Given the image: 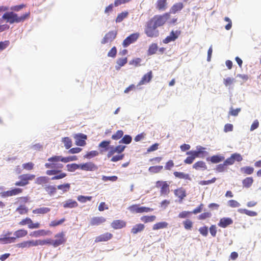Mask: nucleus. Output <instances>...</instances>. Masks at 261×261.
<instances>
[{
	"instance_id": "obj_1",
	"label": "nucleus",
	"mask_w": 261,
	"mask_h": 261,
	"mask_svg": "<svg viewBox=\"0 0 261 261\" xmlns=\"http://www.w3.org/2000/svg\"><path fill=\"white\" fill-rule=\"evenodd\" d=\"M49 163H46L45 167L46 168L51 169L46 171V174L48 175H53L58 174L61 172V169L63 167V165L58 163L59 161H48Z\"/></svg>"
},
{
	"instance_id": "obj_2",
	"label": "nucleus",
	"mask_w": 261,
	"mask_h": 261,
	"mask_svg": "<svg viewBox=\"0 0 261 261\" xmlns=\"http://www.w3.org/2000/svg\"><path fill=\"white\" fill-rule=\"evenodd\" d=\"M144 32L148 37L156 38L159 36L157 27L150 20L146 23Z\"/></svg>"
},
{
	"instance_id": "obj_3",
	"label": "nucleus",
	"mask_w": 261,
	"mask_h": 261,
	"mask_svg": "<svg viewBox=\"0 0 261 261\" xmlns=\"http://www.w3.org/2000/svg\"><path fill=\"white\" fill-rule=\"evenodd\" d=\"M77 157L75 155L63 157L61 155H54L47 159V161H61L63 163H68L71 161H76Z\"/></svg>"
},
{
	"instance_id": "obj_4",
	"label": "nucleus",
	"mask_w": 261,
	"mask_h": 261,
	"mask_svg": "<svg viewBox=\"0 0 261 261\" xmlns=\"http://www.w3.org/2000/svg\"><path fill=\"white\" fill-rule=\"evenodd\" d=\"M2 19L11 24L18 23V15L13 11L5 13L2 16Z\"/></svg>"
},
{
	"instance_id": "obj_5",
	"label": "nucleus",
	"mask_w": 261,
	"mask_h": 261,
	"mask_svg": "<svg viewBox=\"0 0 261 261\" xmlns=\"http://www.w3.org/2000/svg\"><path fill=\"white\" fill-rule=\"evenodd\" d=\"M56 240H52L51 245L54 247H57L62 244H64L66 241L65 234L63 232H61L56 234L55 236Z\"/></svg>"
},
{
	"instance_id": "obj_6",
	"label": "nucleus",
	"mask_w": 261,
	"mask_h": 261,
	"mask_svg": "<svg viewBox=\"0 0 261 261\" xmlns=\"http://www.w3.org/2000/svg\"><path fill=\"white\" fill-rule=\"evenodd\" d=\"M139 34L138 33H133L127 36L123 41L122 45L124 47H127L130 44L134 43L138 39Z\"/></svg>"
},
{
	"instance_id": "obj_7",
	"label": "nucleus",
	"mask_w": 261,
	"mask_h": 261,
	"mask_svg": "<svg viewBox=\"0 0 261 261\" xmlns=\"http://www.w3.org/2000/svg\"><path fill=\"white\" fill-rule=\"evenodd\" d=\"M117 32L116 31H111L107 33L101 41L102 44L112 42L116 37Z\"/></svg>"
},
{
	"instance_id": "obj_8",
	"label": "nucleus",
	"mask_w": 261,
	"mask_h": 261,
	"mask_svg": "<svg viewBox=\"0 0 261 261\" xmlns=\"http://www.w3.org/2000/svg\"><path fill=\"white\" fill-rule=\"evenodd\" d=\"M22 192V189H20L19 188H15L9 191L1 192L0 196L3 198H6L18 195L21 193Z\"/></svg>"
},
{
	"instance_id": "obj_9",
	"label": "nucleus",
	"mask_w": 261,
	"mask_h": 261,
	"mask_svg": "<svg viewBox=\"0 0 261 261\" xmlns=\"http://www.w3.org/2000/svg\"><path fill=\"white\" fill-rule=\"evenodd\" d=\"M74 138L75 140V144L80 146H84L86 145V140L87 139V135L79 133L75 134Z\"/></svg>"
},
{
	"instance_id": "obj_10",
	"label": "nucleus",
	"mask_w": 261,
	"mask_h": 261,
	"mask_svg": "<svg viewBox=\"0 0 261 261\" xmlns=\"http://www.w3.org/2000/svg\"><path fill=\"white\" fill-rule=\"evenodd\" d=\"M80 169L87 171H94L98 169V167L92 162H87L80 164Z\"/></svg>"
},
{
	"instance_id": "obj_11",
	"label": "nucleus",
	"mask_w": 261,
	"mask_h": 261,
	"mask_svg": "<svg viewBox=\"0 0 261 261\" xmlns=\"http://www.w3.org/2000/svg\"><path fill=\"white\" fill-rule=\"evenodd\" d=\"M180 34V31H177V30L176 31H172L170 32V35L169 36H168L167 37H166L165 38V39H164L163 40V42L164 43L167 44L171 41H174L178 38V37L179 36Z\"/></svg>"
},
{
	"instance_id": "obj_12",
	"label": "nucleus",
	"mask_w": 261,
	"mask_h": 261,
	"mask_svg": "<svg viewBox=\"0 0 261 261\" xmlns=\"http://www.w3.org/2000/svg\"><path fill=\"white\" fill-rule=\"evenodd\" d=\"M169 186L166 181H158L156 182V187H161V195H167L169 192Z\"/></svg>"
},
{
	"instance_id": "obj_13",
	"label": "nucleus",
	"mask_w": 261,
	"mask_h": 261,
	"mask_svg": "<svg viewBox=\"0 0 261 261\" xmlns=\"http://www.w3.org/2000/svg\"><path fill=\"white\" fill-rule=\"evenodd\" d=\"M225 157L222 154H216L206 158L207 161H210L213 164H217L223 161Z\"/></svg>"
},
{
	"instance_id": "obj_14",
	"label": "nucleus",
	"mask_w": 261,
	"mask_h": 261,
	"mask_svg": "<svg viewBox=\"0 0 261 261\" xmlns=\"http://www.w3.org/2000/svg\"><path fill=\"white\" fill-rule=\"evenodd\" d=\"M150 20L158 28L163 25L165 23L166 19L162 16H154L150 19Z\"/></svg>"
},
{
	"instance_id": "obj_15",
	"label": "nucleus",
	"mask_w": 261,
	"mask_h": 261,
	"mask_svg": "<svg viewBox=\"0 0 261 261\" xmlns=\"http://www.w3.org/2000/svg\"><path fill=\"white\" fill-rule=\"evenodd\" d=\"M16 246L21 248H30L32 246H37V244L36 243L35 241L32 240L23 241L20 243L17 244Z\"/></svg>"
},
{
	"instance_id": "obj_16",
	"label": "nucleus",
	"mask_w": 261,
	"mask_h": 261,
	"mask_svg": "<svg viewBox=\"0 0 261 261\" xmlns=\"http://www.w3.org/2000/svg\"><path fill=\"white\" fill-rule=\"evenodd\" d=\"M51 233L50 230H45L44 229H40L32 232L30 236L34 237H39L40 236H44L50 235Z\"/></svg>"
},
{
	"instance_id": "obj_17",
	"label": "nucleus",
	"mask_w": 261,
	"mask_h": 261,
	"mask_svg": "<svg viewBox=\"0 0 261 261\" xmlns=\"http://www.w3.org/2000/svg\"><path fill=\"white\" fill-rule=\"evenodd\" d=\"M232 223L233 221L230 218L224 217L220 220L218 226L222 228H226L228 225L232 224Z\"/></svg>"
},
{
	"instance_id": "obj_18",
	"label": "nucleus",
	"mask_w": 261,
	"mask_h": 261,
	"mask_svg": "<svg viewBox=\"0 0 261 261\" xmlns=\"http://www.w3.org/2000/svg\"><path fill=\"white\" fill-rule=\"evenodd\" d=\"M112 237V234L110 233H105L104 234H101L97 237L96 238L95 242H105L110 240Z\"/></svg>"
},
{
	"instance_id": "obj_19",
	"label": "nucleus",
	"mask_w": 261,
	"mask_h": 261,
	"mask_svg": "<svg viewBox=\"0 0 261 261\" xmlns=\"http://www.w3.org/2000/svg\"><path fill=\"white\" fill-rule=\"evenodd\" d=\"M78 206L77 202L72 199H69L63 203V206L65 208H75Z\"/></svg>"
},
{
	"instance_id": "obj_20",
	"label": "nucleus",
	"mask_w": 261,
	"mask_h": 261,
	"mask_svg": "<svg viewBox=\"0 0 261 261\" xmlns=\"http://www.w3.org/2000/svg\"><path fill=\"white\" fill-rule=\"evenodd\" d=\"M105 221L106 219L103 217H95L91 219L90 224L91 225H99Z\"/></svg>"
},
{
	"instance_id": "obj_21",
	"label": "nucleus",
	"mask_w": 261,
	"mask_h": 261,
	"mask_svg": "<svg viewBox=\"0 0 261 261\" xmlns=\"http://www.w3.org/2000/svg\"><path fill=\"white\" fill-rule=\"evenodd\" d=\"M174 194L179 198V203L182 202L183 199L186 196V193L185 190L181 188L175 190Z\"/></svg>"
},
{
	"instance_id": "obj_22",
	"label": "nucleus",
	"mask_w": 261,
	"mask_h": 261,
	"mask_svg": "<svg viewBox=\"0 0 261 261\" xmlns=\"http://www.w3.org/2000/svg\"><path fill=\"white\" fill-rule=\"evenodd\" d=\"M49 178L47 176H40L36 178L35 183L38 185H42L44 187L45 184L49 182Z\"/></svg>"
},
{
	"instance_id": "obj_23",
	"label": "nucleus",
	"mask_w": 261,
	"mask_h": 261,
	"mask_svg": "<svg viewBox=\"0 0 261 261\" xmlns=\"http://www.w3.org/2000/svg\"><path fill=\"white\" fill-rule=\"evenodd\" d=\"M35 175L26 174L20 175L18 178L23 182H26L27 185L29 184L28 181L32 180L35 178Z\"/></svg>"
},
{
	"instance_id": "obj_24",
	"label": "nucleus",
	"mask_w": 261,
	"mask_h": 261,
	"mask_svg": "<svg viewBox=\"0 0 261 261\" xmlns=\"http://www.w3.org/2000/svg\"><path fill=\"white\" fill-rule=\"evenodd\" d=\"M0 238V243L3 244H7L11 243H14L15 242L16 237H3Z\"/></svg>"
},
{
	"instance_id": "obj_25",
	"label": "nucleus",
	"mask_w": 261,
	"mask_h": 261,
	"mask_svg": "<svg viewBox=\"0 0 261 261\" xmlns=\"http://www.w3.org/2000/svg\"><path fill=\"white\" fill-rule=\"evenodd\" d=\"M193 168L196 170H200L201 169L202 170H205L207 169V166L204 162L200 161L196 162L193 165Z\"/></svg>"
},
{
	"instance_id": "obj_26",
	"label": "nucleus",
	"mask_w": 261,
	"mask_h": 261,
	"mask_svg": "<svg viewBox=\"0 0 261 261\" xmlns=\"http://www.w3.org/2000/svg\"><path fill=\"white\" fill-rule=\"evenodd\" d=\"M167 0H158L156 4V8L160 11H164L167 7Z\"/></svg>"
},
{
	"instance_id": "obj_27",
	"label": "nucleus",
	"mask_w": 261,
	"mask_h": 261,
	"mask_svg": "<svg viewBox=\"0 0 261 261\" xmlns=\"http://www.w3.org/2000/svg\"><path fill=\"white\" fill-rule=\"evenodd\" d=\"M173 174L176 177L180 179H188L189 180H192L191 177L188 174H186L184 172L175 171L174 172Z\"/></svg>"
},
{
	"instance_id": "obj_28",
	"label": "nucleus",
	"mask_w": 261,
	"mask_h": 261,
	"mask_svg": "<svg viewBox=\"0 0 261 261\" xmlns=\"http://www.w3.org/2000/svg\"><path fill=\"white\" fill-rule=\"evenodd\" d=\"M50 211V208L47 207H43L33 210L32 212L35 214H44Z\"/></svg>"
},
{
	"instance_id": "obj_29",
	"label": "nucleus",
	"mask_w": 261,
	"mask_h": 261,
	"mask_svg": "<svg viewBox=\"0 0 261 261\" xmlns=\"http://www.w3.org/2000/svg\"><path fill=\"white\" fill-rule=\"evenodd\" d=\"M111 141L108 140H103L101 141L98 145V147L100 148H102V150H101V151L102 152L103 151H107L109 149V148L110 147V144Z\"/></svg>"
},
{
	"instance_id": "obj_30",
	"label": "nucleus",
	"mask_w": 261,
	"mask_h": 261,
	"mask_svg": "<svg viewBox=\"0 0 261 261\" xmlns=\"http://www.w3.org/2000/svg\"><path fill=\"white\" fill-rule=\"evenodd\" d=\"M152 72L150 71L145 74L142 78V80L140 82L139 85L144 84L146 83H148L152 79Z\"/></svg>"
},
{
	"instance_id": "obj_31",
	"label": "nucleus",
	"mask_w": 261,
	"mask_h": 261,
	"mask_svg": "<svg viewBox=\"0 0 261 261\" xmlns=\"http://www.w3.org/2000/svg\"><path fill=\"white\" fill-rule=\"evenodd\" d=\"M145 226L143 224H136L132 229L131 232L133 234H137L143 230Z\"/></svg>"
},
{
	"instance_id": "obj_32",
	"label": "nucleus",
	"mask_w": 261,
	"mask_h": 261,
	"mask_svg": "<svg viewBox=\"0 0 261 261\" xmlns=\"http://www.w3.org/2000/svg\"><path fill=\"white\" fill-rule=\"evenodd\" d=\"M125 225L123 221L120 220H114L111 224V226L114 229H120Z\"/></svg>"
},
{
	"instance_id": "obj_33",
	"label": "nucleus",
	"mask_w": 261,
	"mask_h": 261,
	"mask_svg": "<svg viewBox=\"0 0 261 261\" xmlns=\"http://www.w3.org/2000/svg\"><path fill=\"white\" fill-rule=\"evenodd\" d=\"M44 189L50 196L53 195L57 192V188L54 186L45 185Z\"/></svg>"
},
{
	"instance_id": "obj_34",
	"label": "nucleus",
	"mask_w": 261,
	"mask_h": 261,
	"mask_svg": "<svg viewBox=\"0 0 261 261\" xmlns=\"http://www.w3.org/2000/svg\"><path fill=\"white\" fill-rule=\"evenodd\" d=\"M158 49V46L156 43H152L148 48L147 51V55L148 56L152 55L155 54Z\"/></svg>"
},
{
	"instance_id": "obj_35",
	"label": "nucleus",
	"mask_w": 261,
	"mask_h": 261,
	"mask_svg": "<svg viewBox=\"0 0 261 261\" xmlns=\"http://www.w3.org/2000/svg\"><path fill=\"white\" fill-rule=\"evenodd\" d=\"M238 211L240 213L245 214L246 215L251 217L256 216L257 215L256 212L254 211H251L247 209L240 208L238 209Z\"/></svg>"
},
{
	"instance_id": "obj_36",
	"label": "nucleus",
	"mask_w": 261,
	"mask_h": 261,
	"mask_svg": "<svg viewBox=\"0 0 261 261\" xmlns=\"http://www.w3.org/2000/svg\"><path fill=\"white\" fill-rule=\"evenodd\" d=\"M253 182V179L251 177H246L242 181L244 187L248 188L251 187Z\"/></svg>"
},
{
	"instance_id": "obj_37",
	"label": "nucleus",
	"mask_w": 261,
	"mask_h": 261,
	"mask_svg": "<svg viewBox=\"0 0 261 261\" xmlns=\"http://www.w3.org/2000/svg\"><path fill=\"white\" fill-rule=\"evenodd\" d=\"M240 171L242 173H244L247 175L251 174L254 171V168L250 166H246L241 167Z\"/></svg>"
},
{
	"instance_id": "obj_38",
	"label": "nucleus",
	"mask_w": 261,
	"mask_h": 261,
	"mask_svg": "<svg viewBox=\"0 0 261 261\" xmlns=\"http://www.w3.org/2000/svg\"><path fill=\"white\" fill-rule=\"evenodd\" d=\"M67 170L69 172H74L76 169H80V164L72 163L66 165Z\"/></svg>"
},
{
	"instance_id": "obj_39",
	"label": "nucleus",
	"mask_w": 261,
	"mask_h": 261,
	"mask_svg": "<svg viewBox=\"0 0 261 261\" xmlns=\"http://www.w3.org/2000/svg\"><path fill=\"white\" fill-rule=\"evenodd\" d=\"M183 7V4L181 3L175 4L171 8V12L172 13L175 14L177 12L181 10Z\"/></svg>"
},
{
	"instance_id": "obj_40",
	"label": "nucleus",
	"mask_w": 261,
	"mask_h": 261,
	"mask_svg": "<svg viewBox=\"0 0 261 261\" xmlns=\"http://www.w3.org/2000/svg\"><path fill=\"white\" fill-rule=\"evenodd\" d=\"M28 233L27 230L24 229H19L14 232V237L16 238H22L25 236Z\"/></svg>"
},
{
	"instance_id": "obj_41",
	"label": "nucleus",
	"mask_w": 261,
	"mask_h": 261,
	"mask_svg": "<svg viewBox=\"0 0 261 261\" xmlns=\"http://www.w3.org/2000/svg\"><path fill=\"white\" fill-rule=\"evenodd\" d=\"M168 225V223L166 222H159V223L155 224L153 225L152 229L153 230H158L160 229H163L164 228H166L167 227Z\"/></svg>"
},
{
	"instance_id": "obj_42",
	"label": "nucleus",
	"mask_w": 261,
	"mask_h": 261,
	"mask_svg": "<svg viewBox=\"0 0 261 261\" xmlns=\"http://www.w3.org/2000/svg\"><path fill=\"white\" fill-rule=\"evenodd\" d=\"M62 141L64 143L66 149H68L72 146V141L69 137L63 138Z\"/></svg>"
},
{
	"instance_id": "obj_43",
	"label": "nucleus",
	"mask_w": 261,
	"mask_h": 261,
	"mask_svg": "<svg viewBox=\"0 0 261 261\" xmlns=\"http://www.w3.org/2000/svg\"><path fill=\"white\" fill-rule=\"evenodd\" d=\"M132 141V138L130 135H125L119 141V143H123L125 144H129Z\"/></svg>"
},
{
	"instance_id": "obj_44",
	"label": "nucleus",
	"mask_w": 261,
	"mask_h": 261,
	"mask_svg": "<svg viewBox=\"0 0 261 261\" xmlns=\"http://www.w3.org/2000/svg\"><path fill=\"white\" fill-rule=\"evenodd\" d=\"M215 170L219 173L225 172L227 171V165L223 162L222 164L217 165Z\"/></svg>"
},
{
	"instance_id": "obj_45",
	"label": "nucleus",
	"mask_w": 261,
	"mask_h": 261,
	"mask_svg": "<svg viewBox=\"0 0 261 261\" xmlns=\"http://www.w3.org/2000/svg\"><path fill=\"white\" fill-rule=\"evenodd\" d=\"M163 168L162 166H151L149 168L148 171L151 173H156L160 172Z\"/></svg>"
},
{
	"instance_id": "obj_46",
	"label": "nucleus",
	"mask_w": 261,
	"mask_h": 261,
	"mask_svg": "<svg viewBox=\"0 0 261 261\" xmlns=\"http://www.w3.org/2000/svg\"><path fill=\"white\" fill-rule=\"evenodd\" d=\"M92 197L91 196L80 195L77 197V199L81 203H86L88 201H91Z\"/></svg>"
},
{
	"instance_id": "obj_47",
	"label": "nucleus",
	"mask_w": 261,
	"mask_h": 261,
	"mask_svg": "<svg viewBox=\"0 0 261 261\" xmlns=\"http://www.w3.org/2000/svg\"><path fill=\"white\" fill-rule=\"evenodd\" d=\"M128 15L127 12H122L121 13L119 14L117 16L116 19V22H121L125 17Z\"/></svg>"
},
{
	"instance_id": "obj_48",
	"label": "nucleus",
	"mask_w": 261,
	"mask_h": 261,
	"mask_svg": "<svg viewBox=\"0 0 261 261\" xmlns=\"http://www.w3.org/2000/svg\"><path fill=\"white\" fill-rule=\"evenodd\" d=\"M156 217L155 216H145L141 217V220L145 223L150 222L154 221Z\"/></svg>"
},
{
	"instance_id": "obj_49",
	"label": "nucleus",
	"mask_w": 261,
	"mask_h": 261,
	"mask_svg": "<svg viewBox=\"0 0 261 261\" xmlns=\"http://www.w3.org/2000/svg\"><path fill=\"white\" fill-rule=\"evenodd\" d=\"M35 242H36V243L37 244V246H38V245L42 246V245H46V244H51V245L52 240H51L50 239H48L47 240H36Z\"/></svg>"
},
{
	"instance_id": "obj_50",
	"label": "nucleus",
	"mask_w": 261,
	"mask_h": 261,
	"mask_svg": "<svg viewBox=\"0 0 261 261\" xmlns=\"http://www.w3.org/2000/svg\"><path fill=\"white\" fill-rule=\"evenodd\" d=\"M70 188V185L68 183L64 184L63 185H60L57 186V189L61 190L63 192H66L69 190Z\"/></svg>"
},
{
	"instance_id": "obj_51",
	"label": "nucleus",
	"mask_w": 261,
	"mask_h": 261,
	"mask_svg": "<svg viewBox=\"0 0 261 261\" xmlns=\"http://www.w3.org/2000/svg\"><path fill=\"white\" fill-rule=\"evenodd\" d=\"M123 135V132L121 130H118L116 132V133L113 135L112 136V139L114 140H118L121 138Z\"/></svg>"
},
{
	"instance_id": "obj_52",
	"label": "nucleus",
	"mask_w": 261,
	"mask_h": 261,
	"mask_svg": "<svg viewBox=\"0 0 261 261\" xmlns=\"http://www.w3.org/2000/svg\"><path fill=\"white\" fill-rule=\"evenodd\" d=\"M59 174H55L54 176H53L51 178H50V179L52 180H58L62 179L64 177H65L67 176V174L64 172H62L61 171V172L59 173Z\"/></svg>"
},
{
	"instance_id": "obj_53",
	"label": "nucleus",
	"mask_w": 261,
	"mask_h": 261,
	"mask_svg": "<svg viewBox=\"0 0 261 261\" xmlns=\"http://www.w3.org/2000/svg\"><path fill=\"white\" fill-rule=\"evenodd\" d=\"M139 204H134L128 207V210L132 213H139Z\"/></svg>"
},
{
	"instance_id": "obj_54",
	"label": "nucleus",
	"mask_w": 261,
	"mask_h": 261,
	"mask_svg": "<svg viewBox=\"0 0 261 261\" xmlns=\"http://www.w3.org/2000/svg\"><path fill=\"white\" fill-rule=\"evenodd\" d=\"M98 155V152L96 150H92L88 152L87 154H86L84 156V158L87 159H91L94 156H96Z\"/></svg>"
},
{
	"instance_id": "obj_55",
	"label": "nucleus",
	"mask_w": 261,
	"mask_h": 261,
	"mask_svg": "<svg viewBox=\"0 0 261 261\" xmlns=\"http://www.w3.org/2000/svg\"><path fill=\"white\" fill-rule=\"evenodd\" d=\"M16 211L18 212L20 214L23 215L26 214L28 212V209L25 205H21L17 208Z\"/></svg>"
},
{
	"instance_id": "obj_56",
	"label": "nucleus",
	"mask_w": 261,
	"mask_h": 261,
	"mask_svg": "<svg viewBox=\"0 0 261 261\" xmlns=\"http://www.w3.org/2000/svg\"><path fill=\"white\" fill-rule=\"evenodd\" d=\"M183 224L184 225V227L187 230H190L193 226L192 222L189 220L187 219L186 220L183 222Z\"/></svg>"
},
{
	"instance_id": "obj_57",
	"label": "nucleus",
	"mask_w": 261,
	"mask_h": 261,
	"mask_svg": "<svg viewBox=\"0 0 261 261\" xmlns=\"http://www.w3.org/2000/svg\"><path fill=\"white\" fill-rule=\"evenodd\" d=\"M65 218H62L58 221H56V220L53 221L49 224V226H51V227H56L57 226L62 224L63 222H65Z\"/></svg>"
},
{
	"instance_id": "obj_58",
	"label": "nucleus",
	"mask_w": 261,
	"mask_h": 261,
	"mask_svg": "<svg viewBox=\"0 0 261 261\" xmlns=\"http://www.w3.org/2000/svg\"><path fill=\"white\" fill-rule=\"evenodd\" d=\"M102 180L104 181H107L108 180H110L111 181H115L117 180L118 177L117 176H107L105 175H103L102 176Z\"/></svg>"
},
{
	"instance_id": "obj_59",
	"label": "nucleus",
	"mask_w": 261,
	"mask_h": 261,
	"mask_svg": "<svg viewBox=\"0 0 261 261\" xmlns=\"http://www.w3.org/2000/svg\"><path fill=\"white\" fill-rule=\"evenodd\" d=\"M231 155L232 157L233 160L234 162H235V161L240 162L243 160V158L240 153H234L231 154Z\"/></svg>"
},
{
	"instance_id": "obj_60",
	"label": "nucleus",
	"mask_w": 261,
	"mask_h": 261,
	"mask_svg": "<svg viewBox=\"0 0 261 261\" xmlns=\"http://www.w3.org/2000/svg\"><path fill=\"white\" fill-rule=\"evenodd\" d=\"M25 7V5L24 4L13 6L10 8V10L13 12V11L18 12Z\"/></svg>"
},
{
	"instance_id": "obj_61",
	"label": "nucleus",
	"mask_w": 261,
	"mask_h": 261,
	"mask_svg": "<svg viewBox=\"0 0 261 261\" xmlns=\"http://www.w3.org/2000/svg\"><path fill=\"white\" fill-rule=\"evenodd\" d=\"M241 108H237L236 109H233L232 107H231L230 108L229 114L231 116H237L238 115V114L241 111Z\"/></svg>"
},
{
	"instance_id": "obj_62",
	"label": "nucleus",
	"mask_w": 261,
	"mask_h": 261,
	"mask_svg": "<svg viewBox=\"0 0 261 261\" xmlns=\"http://www.w3.org/2000/svg\"><path fill=\"white\" fill-rule=\"evenodd\" d=\"M228 205L231 207H238L240 206V203L234 200H230L228 201Z\"/></svg>"
},
{
	"instance_id": "obj_63",
	"label": "nucleus",
	"mask_w": 261,
	"mask_h": 261,
	"mask_svg": "<svg viewBox=\"0 0 261 261\" xmlns=\"http://www.w3.org/2000/svg\"><path fill=\"white\" fill-rule=\"evenodd\" d=\"M117 48L115 46L113 47L108 52V56L109 57L115 58L117 54Z\"/></svg>"
},
{
	"instance_id": "obj_64",
	"label": "nucleus",
	"mask_w": 261,
	"mask_h": 261,
	"mask_svg": "<svg viewBox=\"0 0 261 261\" xmlns=\"http://www.w3.org/2000/svg\"><path fill=\"white\" fill-rule=\"evenodd\" d=\"M126 146L119 145L114 147V151H116V153H121L124 150Z\"/></svg>"
}]
</instances>
